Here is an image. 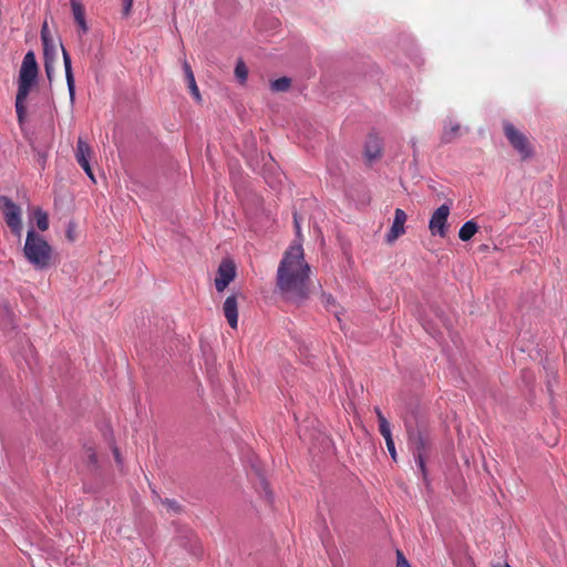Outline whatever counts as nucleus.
<instances>
[{"mask_svg": "<svg viewBox=\"0 0 567 567\" xmlns=\"http://www.w3.org/2000/svg\"><path fill=\"white\" fill-rule=\"evenodd\" d=\"M310 267L301 245L291 246L284 255L277 270V287L282 297L301 305L311 295Z\"/></svg>", "mask_w": 567, "mask_h": 567, "instance_id": "obj_1", "label": "nucleus"}, {"mask_svg": "<svg viewBox=\"0 0 567 567\" xmlns=\"http://www.w3.org/2000/svg\"><path fill=\"white\" fill-rule=\"evenodd\" d=\"M39 74V66L33 51L25 53L19 72L18 92L16 96V113L18 122L23 123L25 117V100L34 85Z\"/></svg>", "mask_w": 567, "mask_h": 567, "instance_id": "obj_2", "label": "nucleus"}, {"mask_svg": "<svg viewBox=\"0 0 567 567\" xmlns=\"http://www.w3.org/2000/svg\"><path fill=\"white\" fill-rule=\"evenodd\" d=\"M23 256L38 270L48 269L53 264L51 245L34 228L27 233Z\"/></svg>", "mask_w": 567, "mask_h": 567, "instance_id": "obj_3", "label": "nucleus"}, {"mask_svg": "<svg viewBox=\"0 0 567 567\" xmlns=\"http://www.w3.org/2000/svg\"><path fill=\"white\" fill-rule=\"evenodd\" d=\"M0 209L2 210L4 221L11 233L17 237H21L23 227L20 206L13 203L9 197L0 196Z\"/></svg>", "mask_w": 567, "mask_h": 567, "instance_id": "obj_4", "label": "nucleus"}, {"mask_svg": "<svg viewBox=\"0 0 567 567\" xmlns=\"http://www.w3.org/2000/svg\"><path fill=\"white\" fill-rule=\"evenodd\" d=\"M409 444L412 449V452H413L414 458L417 463V466H419L423 477L425 478L427 475L425 461H426V457L429 456L430 450H431L430 440L427 436H425L420 431L411 432L409 434Z\"/></svg>", "mask_w": 567, "mask_h": 567, "instance_id": "obj_5", "label": "nucleus"}, {"mask_svg": "<svg viewBox=\"0 0 567 567\" xmlns=\"http://www.w3.org/2000/svg\"><path fill=\"white\" fill-rule=\"evenodd\" d=\"M504 134L508 140L509 144L513 146L515 151L518 152L523 159H527L533 155V147L526 137L520 131H518L512 123L505 122L503 125Z\"/></svg>", "mask_w": 567, "mask_h": 567, "instance_id": "obj_6", "label": "nucleus"}, {"mask_svg": "<svg viewBox=\"0 0 567 567\" xmlns=\"http://www.w3.org/2000/svg\"><path fill=\"white\" fill-rule=\"evenodd\" d=\"M236 277V265L230 259H224L218 266L215 277V287L223 292Z\"/></svg>", "mask_w": 567, "mask_h": 567, "instance_id": "obj_7", "label": "nucleus"}, {"mask_svg": "<svg viewBox=\"0 0 567 567\" xmlns=\"http://www.w3.org/2000/svg\"><path fill=\"white\" fill-rule=\"evenodd\" d=\"M450 215V207L445 204L434 210L429 223V229L433 236L445 237L447 229L446 223Z\"/></svg>", "mask_w": 567, "mask_h": 567, "instance_id": "obj_8", "label": "nucleus"}, {"mask_svg": "<svg viewBox=\"0 0 567 567\" xmlns=\"http://www.w3.org/2000/svg\"><path fill=\"white\" fill-rule=\"evenodd\" d=\"M408 219L405 212L401 208H396L394 212V220L385 236L388 244L394 243L400 236L405 233L404 224Z\"/></svg>", "mask_w": 567, "mask_h": 567, "instance_id": "obj_9", "label": "nucleus"}, {"mask_svg": "<svg viewBox=\"0 0 567 567\" xmlns=\"http://www.w3.org/2000/svg\"><path fill=\"white\" fill-rule=\"evenodd\" d=\"M223 313L228 324L236 329L238 326V300L237 295L233 293L226 298L223 305Z\"/></svg>", "mask_w": 567, "mask_h": 567, "instance_id": "obj_10", "label": "nucleus"}, {"mask_svg": "<svg viewBox=\"0 0 567 567\" xmlns=\"http://www.w3.org/2000/svg\"><path fill=\"white\" fill-rule=\"evenodd\" d=\"M364 155L369 163H372L382 156V143L379 137L369 136L364 146Z\"/></svg>", "mask_w": 567, "mask_h": 567, "instance_id": "obj_11", "label": "nucleus"}, {"mask_svg": "<svg viewBox=\"0 0 567 567\" xmlns=\"http://www.w3.org/2000/svg\"><path fill=\"white\" fill-rule=\"evenodd\" d=\"M61 49H62V54H63L65 79H66L68 90H69V94H70V100H71V102H73L75 99V82H74V76H73V72H72L71 58L62 44H61Z\"/></svg>", "mask_w": 567, "mask_h": 567, "instance_id": "obj_12", "label": "nucleus"}, {"mask_svg": "<svg viewBox=\"0 0 567 567\" xmlns=\"http://www.w3.org/2000/svg\"><path fill=\"white\" fill-rule=\"evenodd\" d=\"M74 21L79 25L80 32L85 34L89 27L85 20V10L79 0H70Z\"/></svg>", "mask_w": 567, "mask_h": 567, "instance_id": "obj_13", "label": "nucleus"}, {"mask_svg": "<svg viewBox=\"0 0 567 567\" xmlns=\"http://www.w3.org/2000/svg\"><path fill=\"white\" fill-rule=\"evenodd\" d=\"M92 148L91 146L82 138L79 137L76 142V150H75V158L78 164L84 165L86 163H90V158L92 156Z\"/></svg>", "mask_w": 567, "mask_h": 567, "instance_id": "obj_14", "label": "nucleus"}, {"mask_svg": "<svg viewBox=\"0 0 567 567\" xmlns=\"http://www.w3.org/2000/svg\"><path fill=\"white\" fill-rule=\"evenodd\" d=\"M478 227L475 221H466L458 231V237L463 241L470 240L477 231Z\"/></svg>", "mask_w": 567, "mask_h": 567, "instance_id": "obj_15", "label": "nucleus"}, {"mask_svg": "<svg viewBox=\"0 0 567 567\" xmlns=\"http://www.w3.org/2000/svg\"><path fill=\"white\" fill-rule=\"evenodd\" d=\"M43 44V55H44V62H55L58 50L56 45L54 44L53 39L48 41H42Z\"/></svg>", "mask_w": 567, "mask_h": 567, "instance_id": "obj_16", "label": "nucleus"}, {"mask_svg": "<svg viewBox=\"0 0 567 567\" xmlns=\"http://www.w3.org/2000/svg\"><path fill=\"white\" fill-rule=\"evenodd\" d=\"M33 216L37 223V227L41 231H45L49 229V217L45 212H43L41 208H34Z\"/></svg>", "mask_w": 567, "mask_h": 567, "instance_id": "obj_17", "label": "nucleus"}, {"mask_svg": "<svg viewBox=\"0 0 567 567\" xmlns=\"http://www.w3.org/2000/svg\"><path fill=\"white\" fill-rule=\"evenodd\" d=\"M380 434L385 440V444H386L388 451H389L392 460L396 461L398 454H396V450H395V446H394V441H393V437H392L391 429L390 430L382 429V432H380Z\"/></svg>", "mask_w": 567, "mask_h": 567, "instance_id": "obj_18", "label": "nucleus"}, {"mask_svg": "<svg viewBox=\"0 0 567 567\" xmlns=\"http://www.w3.org/2000/svg\"><path fill=\"white\" fill-rule=\"evenodd\" d=\"M291 86V80L287 76L277 79L270 83V89L274 92H286Z\"/></svg>", "mask_w": 567, "mask_h": 567, "instance_id": "obj_19", "label": "nucleus"}, {"mask_svg": "<svg viewBox=\"0 0 567 567\" xmlns=\"http://www.w3.org/2000/svg\"><path fill=\"white\" fill-rule=\"evenodd\" d=\"M460 125L452 124L449 128H446L442 135V140L445 143H450L454 140V137L458 134Z\"/></svg>", "mask_w": 567, "mask_h": 567, "instance_id": "obj_20", "label": "nucleus"}, {"mask_svg": "<svg viewBox=\"0 0 567 567\" xmlns=\"http://www.w3.org/2000/svg\"><path fill=\"white\" fill-rule=\"evenodd\" d=\"M162 504L166 507L168 513L178 514L182 511V506L175 499L165 498L162 499Z\"/></svg>", "mask_w": 567, "mask_h": 567, "instance_id": "obj_21", "label": "nucleus"}, {"mask_svg": "<svg viewBox=\"0 0 567 567\" xmlns=\"http://www.w3.org/2000/svg\"><path fill=\"white\" fill-rule=\"evenodd\" d=\"M235 74L241 83L246 82L247 76H248V70L243 61H239L236 64Z\"/></svg>", "mask_w": 567, "mask_h": 567, "instance_id": "obj_22", "label": "nucleus"}, {"mask_svg": "<svg viewBox=\"0 0 567 567\" xmlns=\"http://www.w3.org/2000/svg\"><path fill=\"white\" fill-rule=\"evenodd\" d=\"M374 412H375V414L378 416V421H379V431L382 432V429L390 430V423L383 415L380 408L375 406Z\"/></svg>", "mask_w": 567, "mask_h": 567, "instance_id": "obj_23", "label": "nucleus"}, {"mask_svg": "<svg viewBox=\"0 0 567 567\" xmlns=\"http://www.w3.org/2000/svg\"><path fill=\"white\" fill-rule=\"evenodd\" d=\"M187 83L192 95L195 97V100L200 101V94L195 81V76L193 75L190 78H187Z\"/></svg>", "mask_w": 567, "mask_h": 567, "instance_id": "obj_24", "label": "nucleus"}, {"mask_svg": "<svg viewBox=\"0 0 567 567\" xmlns=\"http://www.w3.org/2000/svg\"><path fill=\"white\" fill-rule=\"evenodd\" d=\"M396 567H411L410 563L401 550L396 551Z\"/></svg>", "mask_w": 567, "mask_h": 567, "instance_id": "obj_25", "label": "nucleus"}, {"mask_svg": "<svg viewBox=\"0 0 567 567\" xmlns=\"http://www.w3.org/2000/svg\"><path fill=\"white\" fill-rule=\"evenodd\" d=\"M86 456H87L89 462L93 466H96L97 457H96V453L94 452L93 449L90 447V449L86 450Z\"/></svg>", "mask_w": 567, "mask_h": 567, "instance_id": "obj_26", "label": "nucleus"}, {"mask_svg": "<svg viewBox=\"0 0 567 567\" xmlns=\"http://www.w3.org/2000/svg\"><path fill=\"white\" fill-rule=\"evenodd\" d=\"M41 40L42 41L52 40V38L50 37L49 27H48L47 22H44L41 28Z\"/></svg>", "mask_w": 567, "mask_h": 567, "instance_id": "obj_27", "label": "nucleus"}, {"mask_svg": "<svg viewBox=\"0 0 567 567\" xmlns=\"http://www.w3.org/2000/svg\"><path fill=\"white\" fill-rule=\"evenodd\" d=\"M53 64H54V62H44V70H45L47 76L50 81L52 79V74H53V70H54Z\"/></svg>", "mask_w": 567, "mask_h": 567, "instance_id": "obj_28", "label": "nucleus"}, {"mask_svg": "<svg viewBox=\"0 0 567 567\" xmlns=\"http://www.w3.org/2000/svg\"><path fill=\"white\" fill-rule=\"evenodd\" d=\"M81 167L83 168L85 174L90 177V179H92L95 183V177H94V174H93V171H92V167H91L90 163L81 165Z\"/></svg>", "mask_w": 567, "mask_h": 567, "instance_id": "obj_29", "label": "nucleus"}, {"mask_svg": "<svg viewBox=\"0 0 567 567\" xmlns=\"http://www.w3.org/2000/svg\"><path fill=\"white\" fill-rule=\"evenodd\" d=\"M74 224L70 223L69 226H68V230H66V237L70 241H74L75 240V237H74Z\"/></svg>", "mask_w": 567, "mask_h": 567, "instance_id": "obj_30", "label": "nucleus"}, {"mask_svg": "<svg viewBox=\"0 0 567 567\" xmlns=\"http://www.w3.org/2000/svg\"><path fill=\"white\" fill-rule=\"evenodd\" d=\"M183 70L185 72L186 79L194 75V73L192 71V68H190L189 63L186 60H184V62H183Z\"/></svg>", "mask_w": 567, "mask_h": 567, "instance_id": "obj_31", "label": "nucleus"}, {"mask_svg": "<svg viewBox=\"0 0 567 567\" xmlns=\"http://www.w3.org/2000/svg\"><path fill=\"white\" fill-rule=\"evenodd\" d=\"M124 9L123 12L125 16H128L133 6V0H123Z\"/></svg>", "mask_w": 567, "mask_h": 567, "instance_id": "obj_32", "label": "nucleus"}, {"mask_svg": "<svg viewBox=\"0 0 567 567\" xmlns=\"http://www.w3.org/2000/svg\"><path fill=\"white\" fill-rule=\"evenodd\" d=\"M293 223H295L297 235L299 236L300 235V224H299L297 213L293 214Z\"/></svg>", "mask_w": 567, "mask_h": 567, "instance_id": "obj_33", "label": "nucleus"}, {"mask_svg": "<svg viewBox=\"0 0 567 567\" xmlns=\"http://www.w3.org/2000/svg\"><path fill=\"white\" fill-rule=\"evenodd\" d=\"M195 555H200L202 554V548L200 546H198L197 550L194 553Z\"/></svg>", "mask_w": 567, "mask_h": 567, "instance_id": "obj_34", "label": "nucleus"}, {"mask_svg": "<svg viewBox=\"0 0 567 567\" xmlns=\"http://www.w3.org/2000/svg\"><path fill=\"white\" fill-rule=\"evenodd\" d=\"M493 567H511V566H509V565H507V564H506V565H501V564H498V565H495V566H493Z\"/></svg>", "mask_w": 567, "mask_h": 567, "instance_id": "obj_35", "label": "nucleus"}, {"mask_svg": "<svg viewBox=\"0 0 567 567\" xmlns=\"http://www.w3.org/2000/svg\"><path fill=\"white\" fill-rule=\"evenodd\" d=\"M40 159L44 163V162H45V155H44V154H41V155H40Z\"/></svg>", "mask_w": 567, "mask_h": 567, "instance_id": "obj_36", "label": "nucleus"}, {"mask_svg": "<svg viewBox=\"0 0 567 567\" xmlns=\"http://www.w3.org/2000/svg\"><path fill=\"white\" fill-rule=\"evenodd\" d=\"M115 457H116L117 461L120 460V455H118L117 450H115Z\"/></svg>", "mask_w": 567, "mask_h": 567, "instance_id": "obj_37", "label": "nucleus"}]
</instances>
